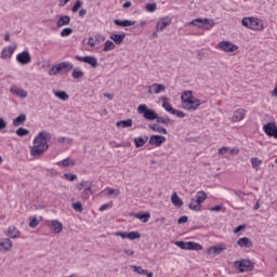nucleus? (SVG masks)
<instances>
[{"instance_id":"nucleus-55","label":"nucleus","mask_w":277,"mask_h":277,"mask_svg":"<svg viewBox=\"0 0 277 277\" xmlns=\"http://www.w3.org/2000/svg\"><path fill=\"white\" fill-rule=\"evenodd\" d=\"M189 217L187 215H183L177 220V224H186L188 222Z\"/></svg>"},{"instance_id":"nucleus-59","label":"nucleus","mask_w":277,"mask_h":277,"mask_svg":"<svg viewBox=\"0 0 277 277\" xmlns=\"http://www.w3.org/2000/svg\"><path fill=\"white\" fill-rule=\"evenodd\" d=\"M8 127V122H5V119L0 118V131H3Z\"/></svg>"},{"instance_id":"nucleus-26","label":"nucleus","mask_w":277,"mask_h":277,"mask_svg":"<svg viewBox=\"0 0 277 277\" xmlns=\"http://www.w3.org/2000/svg\"><path fill=\"white\" fill-rule=\"evenodd\" d=\"M116 127H120L121 129H130V127H133V119L117 121Z\"/></svg>"},{"instance_id":"nucleus-27","label":"nucleus","mask_w":277,"mask_h":277,"mask_svg":"<svg viewBox=\"0 0 277 277\" xmlns=\"http://www.w3.org/2000/svg\"><path fill=\"white\" fill-rule=\"evenodd\" d=\"M6 236L11 239H18L21 232L16 227H10L6 232Z\"/></svg>"},{"instance_id":"nucleus-25","label":"nucleus","mask_w":277,"mask_h":277,"mask_svg":"<svg viewBox=\"0 0 277 277\" xmlns=\"http://www.w3.org/2000/svg\"><path fill=\"white\" fill-rule=\"evenodd\" d=\"M148 142V136H138L134 138L135 148H142Z\"/></svg>"},{"instance_id":"nucleus-29","label":"nucleus","mask_w":277,"mask_h":277,"mask_svg":"<svg viewBox=\"0 0 277 277\" xmlns=\"http://www.w3.org/2000/svg\"><path fill=\"white\" fill-rule=\"evenodd\" d=\"M186 250H195L196 252L202 250V245L194 241H188L186 245Z\"/></svg>"},{"instance_id":"nucleus-52","label":"nucleus","mask_w":277,"mask_h":277,"mask_svg":"<svg viewBox=\"0 0 277 277\" xmlns=\"http://www.w3.org/2000/svg\"><path fill=\"white\" fill-rule=\"evenodd\" d=\"M172 116H176L177 118H185V113L177 110L176 108L173 110Z\"/></svg>"},{"instance_id":"nucleus-6","label":"nucleus","mask_w":277,"mask_h":277,"mask_svg":"<svg viewBox=\"0 0 277 277\" xmlns=\"http://www.w3.org/2000/svg\"><path fill=\"white\" fill-rule=\"evenodd\" d=\"M188 25H193L194 27H200L201 29H211L215 25V22L213 19L198 17L190 21Z\"/></svg>"},{"instance_id":"nucleus-11","label":"nucleus","mask_w":277,"mask_h":277,"mask_svg":"<svg viewBox=\"0 0 277 277\" xmlns=\"http://www.w3.org/2000/svg\"><path fill=\"white\" fill-rule=\"evenodd\" d=\"M166 142V136L154 134L149 137V144L150 146L159 147Z\"/></svg>"},{"instance_id":"nucleus-33","label":"nucleus","mask_w":277,"mask_h":277,"mask_svg":"<svg viewBox=\"0 0 277 277\" xmlns=\"http://www.w3.org/2000/svg\"><path fill=\"white\" fill-rule=\"evenodd\" d=\"M84 64H89L92 68H96L98 66V60L95 56H85Z\"/></svg>"},{"instance_id":"nucleus-1","label":"nucleus","mask_w":277,"mask_h":277,"mask_svg":"<svg viewBox=\"0 0 277 277\" xmlns=\"http://www.w3.org/2000/svg\"><path fill=\"white\" fill-rule=\"evenodd\" d=\"M49 142H51V133L41 131L34 140V146L30 147V155L35 159H40L49 150Z\"/></svg>"},{"instance_id":"nucleus-10","label":"nucleus","mask_w":277,"mask_h":277,"mask_svg":"<svg viewBox=\"0 0 277 277\" xmlns=\"http://www.w3.org/2000/svg\"><path fill=\"white\" fill-rule=\"evenodd\" d=\"M47 225L55 234L62 233V230H64V225L57 220L48 221Z\"/></svg>"},{"instance_id":"nucleus-42","label":"nucleus","mask_w":277,"mask_h":277,"mask_svg":"<svg viewBox=\"0 0 277 277\" xmlns=\"http://www.w3.org/2000/svg\"><path fill=\"white\" fill-rule=\"evenodd\" d=\"M142 235L138 234V232H130L128 233L127 239H130V241H133L135 239H140Z\"/></svg>"},{"instance_id":"nucleus-34","label":"nucleus","mask_w":277,"mask_h":277,"mask_svg":"<svg viewBox=\"0 0 277 277\" xmlns=\"http://www.w3.org/2000/svg\"><path fill=\"white\" fill-rule=\"evenodd\" d=\"M188 209H190V211H200L202 209V206L196 202L195 198H192L188 205Z\"/></svg>"},{"instance_id":"nucleus-49","label":"nucleus","mask_w":277,"mask_h":277,"mask_svg":"<svg viewBox=\"0 0 277 277\" xmlns=\"http://www.w3.org/2000/svg\"><path fill=\"white\" fill-rule=\"evenodd\" d=\"M145 10L147 12H155L157 10V3L153 2V3H147L145 6Z\"/></svg>"},{"instance_id":"nucleus-30","label":"nucleus","mask_w":277,"mask_h":277,"mask_svg":"<svg viewBox=\"0 0 277 277\" xmlns=\"http://www.w3.org/2000/svg\"><path fill=\"white\" fill-rule=\"evenodd\" d=\"M26 120H27V115L21 114L13 120V124L14 127H21V124H24Z\"/></svg>"},{"instance_id":"nucleus-8","label":"nucleus","mask_w":277,"mask_h":277,"mask_svg":"<svg viewBox=\"0 0 277 277\" xmlns=\"http://www.w3.org/2000/svg\"><path fill=\"white\" fill-rule=\"evenodd\" d=\"M219 49L224 51V53H235L239 49V47L235 45L230 41H221L219 42Z\"/></svg>"},{"instance_id":"nucleus-43","label":"nucleus","mask_w":277,"mask_h":277,"mask_svg":"<svg viewBox=\"0 0 277 277\" xmlns=\"http://www.w3.org/2000/svg\"><path fill=\"white\" fill-rule=\"evenodd\" d=\"M74 79H81L83 77V70L75 68L71 72Z\"/></svg>"},{"instance_id":"nucleus-28","label":"nucleus","mask_w":277,"mask_h":277,"mask_svg":"<svg viewBox=\"0 0 277 277\" xmlns=\"http://www.w3.org/2000/svg\"><path fill=\"white\" fill-rule=\"evenodd\" d=\"M171 202L174 205V207H177V209H181L183 207V201L179 198V195L176 193H173L171 195Z\"/></svg>"},{"instance_id":"nucleus-57","label":"nucleus","mask_w":277,"mask_h":277,"mask_svg":"<svg viewBox=\"0 0 277 277\" xmlns=\"http://www.w3.org/2000/svg\"><path fill=\"white\" fill-rule=\"evenodd\" d=\"M182 96H184V98H194L192 91H184Z\"/></svg>"},{"instance_id":"nucleus-20","label":"nucleus","mask_w":277,"mask_h":277,"mask_svg":"<svg viewBox=\"0 0 277 277\" xmlns=\"http://www.w3.org/2000/svg\"><path fill=\"white\" fill-rule=\"evenodd\" d=\"M114 23H115V25H117V27H131L132 25L135 24V21H131V19H115Z\"/></svg>"},{"instance_id":"nucleus-2","label":"nucleus","mask_w":277,"mask_h":277,"mask_svg":"<svg viewBox=\"0 0 277 277\" xmlns=\"http://www.w3.org/2000/svg\"><path fill=\"white\" fill-rule=\"evenodd\" d=\"M72 68H75V65H72L71 63L61 62L58 64L52 65L48 71V75L50 77H55V75H60L62 72H70Z\"/></svg>"},{"instance_id":"nucleus-54","label":"nucleus","mask_w":277,"mask_h":277,"mask_svg":"<svg viewBox=\"0 0 277 277\" xmlns=\"http://www.w3.org/2000/svg\"><path fill=\"white\" fill-rule=\"evenodd\" d=\"M114 194H116L115 195V198H116V196H120V190H116L114 188H108V196H114Z\"/></svg>"},{"instance_id":"nucleus-17","label":"nucleus","mask_w":277,"mask_h":277,"mask_svg":"<svg viewBox=\"0 0 277 277\" xmlns=\"http://www.w3.org/2000/svg\"><path fill=\"white\" fill-rule=\"evenodd\" d=\"M224 250H226V246L224 245L213 246L208 249L207 254H222Z\"/></svg>"},{"instance_id":"nucleus-22","label":"nucleus","mask_w":277,"mask_h":277,"mask_svg":"<svg viewBox=\"0 0 277 277\" xmlns=\"http://www.w3.org/2000/svg\"><path fill=\"white\" fill-rule=\"evenodd\" d=\"M237 246H239V248H252V240L248 237H242L238 239Z\"/></svg>"},{"instance_id":"nucleus-23","label":"nucleus","mask_w":277,"mask_h":277,"mask_svg":"<svg viewBox=\"0 0 277 277\" xmlns=\"http://www.w3.org/2000/svg\"><path fill=\"white\" fill-rule=\"evenodd\" d=\"M162 101V107L169 113L173 114L174 113V107H172V104H170V100L167 96L161 97Z\"/></svg>"},{"instance_id":"nucleus-48","label":"nucleus","mask_w":277,"mask_h":277,"mask_svg":"<svg viewBox=\"0 0 277 277\" xmlns=\"http://www.w3.org/2000/svg\"><path fill=\"white\" fill-rule=\"evenodd\" d=\"M63 179H65L66 181H77V174H72V173H65L63 175Z\"/></svg>"},{"instance_id":"nucleus-41","label":"nucleus","mask_w":277,"mask_h":277,"mask_svg":"<svg viewBox=\"0 0 277 277\" xmlns=\"http://www.w3.org/2000/svg\"><path fill=\"white\" fill-rule=\"evenodd\" d=\"M16 135H18V137H27V135H29V130L25 128H18L16 130Z\"/></svg>"},{"instance_id":"nucleus-24","label":"nucleus","mask_w":277,"mask_h":277,"mask_svg":"<svg viewBox=\"0 0 277 277\" xmlns=\"http://www.w3.org/2000/svg\"><path fill=\"white\" fill-rule=\"evenodd\" d=\"M245 117H246V110L238 109L234 113L232 120L233 122H239L243 120Z\"/></svg>"},{"instance_id":"nucleus-18","label":"nucleus","mask_w":277,"mask_h":277,"mask_svg":"<svg viewBox=\"0 0 277 277\" xmlns=\"http://www.w3.org/2000/svg\"><path fill=\"white\" fill-rule=\"evenodd\" d=\"M109 38L115 42V44H122V42H124V38H127V34H111Z\"/></svg>"},{"instance_id":"nucleus-12","label":"nucleus","mask_w":277,"mask_h":277,"mask_svg":"<svg viewBox=\"0 0 277 277\" xmlns=\"http://www.w3.org/2000/svg\"><path fill=\"white\" fill-rule=\"evenodd\" d=\"M10 92L11 94H15V96H18L19 98H27V91L16 85H12Z\"/></svg>"},{"instance_id":"nucleus-60","label":"nucleus","mask_w":277,"mask_h":277,"mask_svg":"<svg viewBox=\"0 0 277 277\" xmlns=\"http://www.w3.org/2000/svg\"><path fill=\"white\" fill-rule=\"evenodd\" d=\"M148 129H150L151 131H154L155 133H157V130L159 129V126L157 123H150L148 126Z\"/></svg>"},{"instance_id":"nucleus-47","label":"nucleus","mask_w":277,"mask_h":277,"mask_svg":"<svg viewBox=\"0 0 277 277\" xmlns=\"http://www.w3.org/2000/svg\"><path fill=\"white\" fill-rule=\"evenodd\" d=\"M72 34V28L66 27L61 31L62 38H66Z\"/></svg>"},{"instance_id":"nucleus-7","label":"nucleus","mask_w":277,"mask_h":277,"mask_svg":"<svg viewBox=\"0 0 277 277\" xmlns=\"http://www.w3.org/2000/svg\"><path fill=\"white\" fill-rule=\"evenodd\" d=\"M235 267L238 269V272H252L254 269V263L250 260H240L234 262Z\"/></svg>"},{"instance_id":"nucleus-50","label":"nucleus","mask_w":277,"mask_h":277,"mask_svg":"<svg viewBox=\"0 0 277 277\" xmlns=\"http://www.w3.org/2000/svg\"><path fill=\"white\" fill-rule=\"evenodd\" d=\"M90 196H92V187L91 186L87 187L82 193V198H90Z\"/></svg>"},{"instance_id":"nucleus-37","label":"nucleus","mask_w":277,"mask_h":277,"mask_svg":"<svg viewBox=\"0 0 277 277\" xmlns=\"http://www.w3.org/2000/svg\"><path fill=\"white\" fill-rule=\"evenodd\" d=\"M114 49H116V43H114V41L111 40H107L105 43H104V49L103 51L105 53L109 52V51H114Z\"/></svg>"},{"instance_id":"nucleus-53","label":"nucleus","mask_w":277,"mask_h":277,"mask_svg":"<svg viewBox=\"0 0 277 277\" xmlns=\"http://www.w3.org/2000/svg\"><path fill=\"white\" fill-rule=\"evenodd\" d=\"M115 237H121V239H127L128 233L127 232H116Z\"/></svg>"},{"instance_id":"nucleus-63","label":"nucleus","mask_w":277,"mask_h":277,"mask_svg":"<svg viewBox=\"0 0 277 277\" xmlns=\"http://www.w3.org/2000/svg\"><path fill=\"white\" fill-rule=\"evenodd\" d=\"M75 60H77V62H83L85 64V56H75Z\"/></svg>"},{"instance_id":"nucleus-4","label":"nucleus","mask_w":277,"mask_h":277,"mask_svg":"<svg viewBox=\"0 0 277 277\" xmlns=\"http://www.w3.org/2000/svg\"><path fill=\"white\" fill-rule=\"evenodd\" d=\"M137 113L143 116L145 120H148L149 122H153V120H157V111L153 108H148L146 104H141L137 107Z\"/></svg>"},{"instance_id":"nucleus-38","label":"nucleus","mask_w":277,"mask_h":277,"mask_svg":"<svg viewBox=\"0 0 277 277\" xmlns=\"http://www.w3.org/2000/svg\"><path fill=\"white\" fill-rule=\"evenodd\" d=\"M156 121L158 124L168 126V124H170V122H172V119H170L169 117H161V116L157 115Z\"/></svg>"},{"instance_id":"nucleus-35","label":"nucleus","mask_w":277,"mask_h":277,"mask_svg":"<svg viewBox=\"0 0 277 277\" xmlns=\"http://www.w3.org/2000/svg\"><path fill=\"white\" fill-rule=\"evenodd\" d=\"M263 163V160L258 159L256 157L251 158V164L253 170L258 172V170H261V166Z\"/></svg>"},{"instance_id":"nucleus-19","label":"nucleus","mask_w":277,"mask_h":277,"mask_svg":"<svg viewBox=\"0 0 277 277\" xmlns=\"http://www.w3.org/2000/svg\"><path fill=\"white\" fill-rule=\"evenodd\" d=\"M66 25H70V17L68 15H61L56 22V27H66Z\"/></svg>"},{"instance_id":"nucleus-62","label":"nucleus","mask_w":277,"mask_h":277,"mask_svg":"<svg viewBox=\"0 0 277 277\" xmlns=\"http://www.w3.org/2000/svg\"><path fill=\"white\" fill-rule=\"evenodd\" d=\"M88 44H89V47H96V42H94V38L90 37Z\"/></svg>"},{"instance_id":"nucleus-5","label":"nucleus","mask_w":277,"mask_h":277,"mask_svg":"<svg viewBox=\"0 0 277 277\" xmlns=\"http://www.w3.org/2000/svg\"><path fill=\"white\" fill-rule=\"evenodd\" d=\"M181 101L183 104V108L187 111H196L198 107H200V100L196 97L185 98V96H181Z\"/></svg>"},{"instance_id":"nucleus-61","label":"nucleus","mask_w":277,"mask_h":277,"mask_svg":"<svg viewBox=\"0 0 277 277\" xmlns=\"http://www.w3.org/2000/svg\"><path fill=\"white\" fill-rule=\"evenodd\" d=\"M246 228V225H238L235 229L234 233L237 235V233H241Z\"/></svg>"},{"instance_id":"nucleus-64","label":"nucleus","mask_w":277,"mask_h":277,"mask_svg":"<svg viewBox=\"0 0 277 277\" xmlns=\"http://www.w3.org/2000/svg\"><path fill=\"white\" fill-rule=\"evenodd\" d=\"M222 209V206H214V207H212V208H210V211H214V212H217V211H220Z\"/></svg>"},{"instance_id":"nucleus-58","label":"nucleus","mask_w":277,"mask_h":277,"mask_svg":"<svg viewBox=\"0 0 277 277\" xmlns=\"http://www.w3.org/2000/svg\"><path fill=\"white\" fill-rule=\"evenodd\" d=\"M156 133H162L163 135H168V130L161 126H158V130Z\"/></svg>"},{"instance_id":"nucleus-14","label":"nucleus","mask_w":277,"mask_h":277,"mask_svg":"<svg viewBox=\"0 0 277 277\" xmlns=\"http://www.w3.org/2000/svg\"><path fill=\"white\" fill-rule=\"evenodd\" d=\"M12 248V240L10 238H3L0 240V252H10Z\"/></svg>"},{"instance_id":"nucleus-44","label":"nucleus","mask_w":277,"mask_h":277,"mask_svg":"<svg viewBox=\"0 0 277 277\" xmlns=\"http://www.w3.org/2000/svg\"><path fill=\"white\" fill-rule=\"evenodd\" d=\"M38 224H40V221L38 220V217H36V216L29 217V227L30 228H36V226H38Z\"/></svg>"},{"instance_id":"nucleus-46","label":"nucleus","mask_w":277,"mask_h":277,"mask_svg":"<svg viewBox=\"0 0 277 277\" xmlns=\"http://www.w3.org/2000/svg\"><path fill=\"white\" fill-rule=\"evenodd\" d=\"M81 5H83V1L77 0L71 8V12L74 13L79 12V9L81 8Z\"/></svg>"},{"instance_id":"nucleus-9","label":"nucleus","mask_w":277,"mask_h":277,"mask_svg":"<svg viewBox=\"0 0 277 277\" xmlns=\"http://www.w3.org/2000/svg\"><path fill=\"white\" fill-rule=\"evenodd\" d=\"M16 60L22 66H27V64H31V54H29V51H23L17 54Z\"/></svg>"},{"instance_id":"nucleus-16","label":"nucleus","mask_w":277,"mask_h":277,"mask_svg":"<svg viewBox=\"0 0 277 277\" xmlns=\"http://www.w3.org/2000/svg\"><path fill=\"white\" fill-rule=\"evenodd\" d=\"M171 23L172 21L169 17L161 18V21L157 23L156 31H163Z\"/></svg>"},{"instance_id":"nucleus-21","label":"nucleus","mask_w":277,"mask_h":277,"mask_svg":"<svg viewBox=\"0 0 277 277\" xmlns=\"http://www.w3.org/2000/svg\"><path fill=\"white\" fill-rule=\"evenodd\" d=\"M132 269L136 274H140V276H147V277L154 276L153 272H148V269H144L142 268V266H132Z\"/></svg>"},{"instance_id":"nucleus-31","label":"nucleus","mask_w":277,"mask_h":277,"mask_svg":"<svg viewBox=\"0 0 277 277\" xmlns=\"http://www.w3.org/2000/svg\"><path fill=\"white\" fill-rule=\"evenodd\" d=\"M205 200H207V193H205L203 190L198 192L195 196V202L201 206Z\"/></svg>"},{"instance_id":"nucleus-51","label":"nucleus","mask_w":277,"mask_h":277,"mask_svg":"<svg viewBox=\"0 0 277 277\" xmlns=\"http://www.w3.org/2000/svg\"><path fill=\"white\" fill-rule=\"evenodd\" d=\"M175 246L181 248V250H187V242L185 241H175Z\"/></svg>"},{"instance_id":"nucleus-56","label":"nucleus","mask_w":277,"mask_h":277,"mask_svg":"<svg viewBox=\"0 0 277 277\" xmlns=\"http://www.w3.org/2000/svg\"><path fill=\"white\" fill-rule=\"evenodd\" d=\"M230 147H221L219 149V155H226V153H229Z\"/></svg>"},{"instance_id":"nucleus-3","label":"nucleus","mask_w":277,"mask_h":277,"mask_svg":"<svg viewBox=\"0 0 277 277\" xmlns=\"http://www.w3.org/2000/svg\"><path fill=\"white\" fill-rule=\"evenodd\" d=\"M242 27H247V29H252L253 31H261L263 29V21L256 17H245L241 21Z\"/></svg>"},{"instance_id":"nucleus-36","label":"nucleus","mask_w":277,"mask_h":277,"mask_svg":"<svg viewBox=\"0 0 277 277\" xmlns=\"http://www.w3.org/2000/svg\"><path fill=\"white\" fill-rule=\"evenodd\" d=\"M57 166H62V168H70V166H75V160L70 158H66L60 162H57Z\"/></svg>"},{"instance_id":"nucleus-40","label":"nucleus","mask_w":277,"mask_h":277,"mask_svg":"<svg viewBox=\"0 0 277 277\" xmlns=\"http://www.w3.org/2000/svg\"><path fill=\"white\" fill-rule=\"evenodd\" d=\"M56 98H60L61 101H68L69 96L66 91H56L55 93Z\"/></svg>"},{"instance_id":"nucleus-32","label":"nucleus","mask_w":277,"mask_h":277,"mask_svg":"<svg viewBox=\"0 0 277 277\" xmlns=\"http://www.w3.org/2000/svg\"><path fill=\"white\" fill-rule=\"evenodd\" d=\"M136 220H141L144 224L150 220V212L137 213L134 215Z\"/></svg>"},{"instance_id":"nucleus-13","label":"nucleus","mask_w":277,"mask_h":277,"mask_svg":"<svg viewBox=\"0 0 277 277\" xmlns=\"http://www.w3.org/2000/svg\"><path fill=\"white\" fill-rule=\"evenodd\" d=\"M14 51H16V45H9L8 48H4L1 53V57L3 60H10L12 55H14Z\"/></svg>"},{"instance_id":"nucleus-39","label":"nucleus","mask_w":277,"mask_h":277,"mask_svg":"<svg viewBox=\"0 0 277 277\" xmlns=\"http://www.w3.org/2000/svg\"><path fill=\"white\" fill-rule=\"evenodd\" d=\"M151 85L154 88V94H159L161 92H166V85L164 84L154 83Z\"/></svg>"},{"instance_id":"nucleus-45","label":"nucleus","mask_w":277,"mask_h":277,"mask_svg":"<svg viewBox=\"0 0 277 277\" xmlns=\"http://www.w3.org/2000/svg\"><path fill=\"white\" fill-rule=\"evenodd\" d=\"M74 211H77L78 213H81L83 211V203L81 201H77L72 203Z\"/></svg>"},{"instance_id":"nucleus-15","label":"nucleus","mask_w":277,"mask_h":277,"mask_svg":"<svg viewBox=\"0 0 277 277\" xmlns=\"http://www.w3.org/2000/svg\"><path fill=\"white\" fill-rule=\"evenodd\" d=\"M277 127L275 122H268L263 126V131L268 135V137H272L274 135V132L276 131Z\"/></svg>"}]
</instances>
